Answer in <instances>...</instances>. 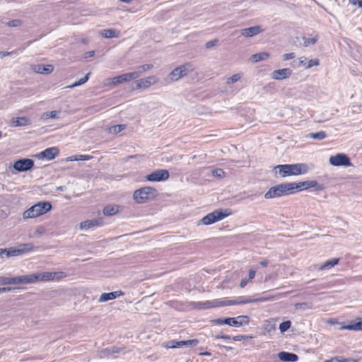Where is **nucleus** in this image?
<instances>
[{"mask_svg":"<svg viewBox=\"0 0 362 362\" xmlns=\"http://www.w3.org/2000/svg\"><path fill=\"white\" fill-rule=\"evenodd\" d=\"M273 171L275 177H286L305 174L308 172V166L305 163L278 165Z\"/></svg>","mask_w":362,"mask_h":362,"instance_id":"obj_1","label":"nucleus"},{"mask_svg":"<svg viewBox=\"0 0 362 362\" xmlns=\"http://www.w3.org/2000/svg\"><path fill=\"white\" fill-rule=\"evenodd\" d=\"M296 182L281 183L272 187L265 194L266 199H274L296 192Z\"/></svg>","mask_w":362,"mask_h":362,"instance_id":"obj_2","label":"nucleus"},{"mask_svg":"<svg viewBox=\"0 0 362 362\" xmlns=\"http://www.w3.org/2000/svg\"><path fill=\"white\" fill-rule=\"evenodd\" d=\"M51 209L52 205L50 202H40L24 211L23 217L24 219L35 218L46 214Z\"/></svg>","mask_w":362,"mask_h":362,"instance_id":"obj_3","label":"nucleus"},{"mask_svg":"<svg viewBox=\"0 0 362 362\" xmlns=\"http://www.w3.org/2000/svg\"><path fill=\"white\" fill-rule=\"evenodd\" d=\"M62 273L61 272H43L39 274H32L29 275L23 276V283L24 284H30L34 283L37 281H50L56 279H59L62 276Z\"/></svg>","mask_w":362,"mask_h":362,"instance_id":"obj_4","label":"nucleus"},{"mask_svg":"<svg viewBox=\"0 0 362 362\" xmlns=\"http://www.w3.org/2000/svg\"><path fill=\"white\" fill-rule=\"evenodd\" d=\"M157 191L151 187H144L134 192V199L138 204H143L156 197Z\"/></svg>","mask_w":362,"mask_h":362,"instance_id":"obj_5","label":"nucleus"},{"mask_svg":"<svg viewBox=\"0 0 362 362\" xmlns=\"http://www.w3.org/2000/svg\"><path fill=\"white\" fill-rule=\"evenodd\" d=\"M250 319L247 315H239L235 317L218 318L214 320L216 325H227L230 327H240L249 324Z\"/></svg>","mask_w":362,"mask_h":362,"instance_id":"obj_6","label":"nucleus"},{"mask_svg":"<svg viewBox=\"0 0 362 362\" xmlns=\"http://www.w3.org/2000/svg\"><path fill=\"white\" fill-rule=\"evenodd\" d=\"M274 299L273 296L268 297H261L259 298H252L250 297L247 296H239L234 300H227L224 299L225 306L228 305H240V304H247L254 302H264L267 300H272Z\"/></svg>","mask_w":362,"mask_h":362,"instance_id":"obj_7","label":"nucleus"},{"mask_svg":"<svg viewBox=\"0 0 362 362\" xmlns=\"http://www.w3.org/2000/svg\"><path fill=\"white\" fill-rule=\"evenodd\" d=\"M190 67L191 66L189 64H185L174 69L168 75L167 78L168 83L177 81L184 76H186Z\"/></svg>","mask_w":362,"mask_h":362,"instance_id":"obj_8","label":"nucleus"},{"mask_svg":"<svg viewBox=\"0 0 362 362\" xmlns=\"http://www.w3.org/2000/svg\"><path fill=\"white\" fill-rule=\"evenodd\" d=\"M230 215V213H223L221 210H216L204 216L201 221L204 225H211L219 221Z\"/></svg>","mask_w":362,"mask_h":362,"instance_id":"obj_9","label":"nucleus"},{"mask_svg":"<svg viewBox=\"0 0 362 362\" xmlns=\"http://www.w3.org/2000/svg\"><path fill=\"white\" fill-rule=\"evenodd\" d=\"M192 308L197 310H206L212 308L225 306L224 300L216 299L213 300H206L204 302L192 303Z\"/></svg>","mask_w":362,"mask_h":362,"instance_id":"obj_10","label":"nucleus"},{"mask_svg":"<svg viewBox=\"0 0 362 362\" xmlns=\"http://www.w3.org/2000/svg\"><path fill=\"white\" fill-rule=\"evenodd\" d=\"M170 177L169 172L166 169H158L146 176V180L149 182H163Z\"/></svg>","mask_w":362,"mask_h":362,"instance_id":"obj_11","label":"nucleus"},{"mask_svg":"<svg viewBox=\"0 0 362 362\" xmlns=\"http://www.w3.org/2000/svg\"><path fill=\"white\" fill-rule=\"evenodd\" d=\"M329 163L334 166H351L352 164L349 158L344 153H337L329 159Z\"/></svg>","mask_w":362,"mask_h":362,"instance_id":"obj_12","label":"nucleus"},{"mask_svg":"<svg viewBox=\"0 0 362 362\" xmlns=\"http://www.w3.org/2000/svg\"><path fill=\"white\" fill-rule=\"evenodd\" d=\"M198 344L199 341L197 339H189L179 341H177L175 340H170L165 343V347H166L167 349H176L182 348L183 346H195Z\"/></svg>","mask_w":362,"mask_h":362,"instance_id":"obj_13","label":"nucleus"},{"mask_svg":"<svg viewBox=\"0 0 362 362\" xmlns=\"http://www.w3.org/2000/svg\"><path fill=\"white\" fill-rule=\"evenodd\" d=\"M34 161L30 158H21L13 163V168L18 172H25L32 169Z\"/></svg>","mask_w":362,"mask_h":362,"instance_id":"obj_14","label":"nucleus"},{"mask_svg":"<svg viewBox=\"0 0 362 362\" xmlns=\"http://www.w3.org/2000/svg\"><path fill=\"white\" fill-rule=\"evenodd\" d=\"M137 78V74L129 72L110 78V80L111 81V82L110 83V84L112 86H117L118 84L131 81L132 80L136 79Z\"/></svg>","mask_w":362,"mask_h":362,"instance_id":"obj_15","label":"nucleus"},{"mask_svg":"<svg viewBox=\"0 0 362 362\" xmlns=\"http://www.w3.org/2000/svg\"><path fill=\"white\" fill-rule=\"evenodd\" d=\"M297 189L296 192L300 191L303 189L314 188L316 191H321L324 189V186L322 184H319L315 180H308L304 182H300L296 183Z\"/></svg>","mask_w":362,"mask_h":362,"instance_id":"obj_16","label":"nucleus"},{"mask_svg":"<svg viewBox=\"0 0 362 362\" xmlns=\"http://www.w3.org/2000/svg\"><path fill=\"white\" fill-rule=\"evenodd\" d=\"M158 81V78L156 76H151L137 80L135 82L136 87L134 89L147 88L151 86L156 84Z\"/></svg>","mask_w":362,"mask_h":362,"instance_id":"obj_17","label":"nucleus"},{"mask_svg":"<svg viewBox=\"0 0 362 362\" xmlns=\"http://www.w3.org/2000/svg\"><path fill=\"white\" fill-rule=\"evenodd\" d=\"M292 74V70L289 68H284L274 70L271 74V77L274 80H284L289 78Z\"/></svg>","mask_w":362,"mask_h":362,"instance_id":"obj_18","label":"nucleus"},{"mask_svg":"<svg viewBox=\"0 0 362 362\" xmlns=\"http://www.w3.org/2000/svg\"><path fill=\"white\" fill-rule=\"evenodd\" d=\"M59 149L57 147H50L46 148L45 151L40 152L37 157L39 158H45L48 160L54 159L59 154Z\"/></svg>","mask_w":362,"mask_h":362,"instance_id":"obj_19","label":"nucleus"},{"mask_svg":"<svg viewBox=\"0 0 362 362\" xmlns=\"http://www.w3.org/2000/svg\"><path fill=\"white\" fill-rule=\"evenodd\" d=\"M263 31L264 29H262L260 25H255L250 28L242 29L240 30V33L243 36L251 37L261 33Z\"/></svg>","mask_w":362,"mask_h":362,"instance_id":"obj_20","label":"nucleus"},{"mask_svg":"<svg viewBox=\"0 0 362 362\" xmlns=\"http://www.w3.org/2000/svg\"><path fill=\"white\" fill-rule=\"evenodd\" d=\"M23 281V276H18L15 277L0 276V285L24 284Z\"/></svg>","mask_w":362,"mask_h":362,"instance_id":"obj_21","label":"nucleus"},{"mask_svg":"<svg viewBox=\"0 0 362 362\" xmlns=\"http://www.w3.org/2000/svg\"><path fill=\"white\" fill-rule=\"evenodd\" d=\"M102 224L103 220L101 218L87 220L81 223L80 228L82 230H88L91 228L100 226Z\"/></svg>","mask_w":362,"mask_h":362,"instance_id":"obj_22","label":"nucleus"},{"mask_svg":"<svg viewBox=\"0 0 362 362\" xmlns=\"http://www.w3.org/2000/svg\"><path fill=\"white\" fill-rule=\"evenodd\" d=\"M279 358L285 362H296L298 359V356L290 352L281 351L278 354Z\"/></svg>","mask_w":362,"mask_h":362,"instance_id":"obj_23","label":"nucleus"},{"mask_svg":"<svg viewBox=\"0 0 362 362\" xmlns=\"http://www.w3.org/2000/svg\"><path fill=\"white\" fill-rule=\"evenodd\" d=\"M122 295H123V292L121 291H113V292H110V293H104L100 296V297L99 298V301L100 302H106V301H108L110 300L115 299Z\"/></svg>","mask_w":362,"mask_h":362,"instance_id":"obj_24","label":"nucleus"},{"mask_svg":"<svg viewBox=\"0 0 362 362\" xmlns=\"http://www.w3.org/2000/svg\"><path fill=\"white\" fill-rule=\"evenodd\" d=\"M100 34L105 38L119 37L120 32L115 29H104L100 31Z\"/></svg>","mask_w":362,"mask_h":362,"instance_id":"obj_25","label":"nucleus"},{"mask_svg":"<svg viewBox=\"0 0 362 362\" xmlns=\"http://www.w3.org/2000/svg\"><path fill=\"white\" fill-rule=\"evenodd\" d=\"M34 71L37 73L40 74H50L53 71L54 67L52 65L47 64V65H42V64H37L34 66Z\"/></svg>","mask_w":362,"mask_h":362,"instance_id":"obj_26","label":"nucleus"},{"mask_svg":"<svg viewBox=\"0 0 362 362\" xmlns=\"http://www.w3.org/2000/svg\"><path fill=\"white\" fill-rule=\"evenodd\" d=\"M339 262V258H333L326 261L322 265L320 266V270L327 269L338 264Z\"/></svg>","mask_w":362,"mask_h":362,"instance_id":"obj_27","label":"nucleus"},{"mask_svg":"<svg viewBox=\"0 0 362 362\" xmlns=\"http://www.w3.org/2000/svg\"><path fill=\"white\" fill-rule=\"evenodd\" d=\"M18 249L20 251V254H25L31 251H33L35 249V246L33 243H25L21 244L18 246Z\"/></svg>","mask_w":362,"mask_h":362,"instance_id":"obj_28","label":"nucleus"},{"mask_svg":"<svg viewBox=\"0 0 362 362\" xmlns=\"http://www.w3.org/2000/svg\"><path fill=\"white\" fill-rule=\"evenodd\" d=\"M118 211V206L108 205L106 206L103 209V214L105 216H112L116 214Z\"/></svg>","mask_w":362,"mask_h":362,"instance_id":"obj_29","label":"nucleus"},{"mask_svg":"<svg viewBox=\"0 0 362 362\" xmlns=\"http://www.w3.org/2000/svg\"><path fill=\"white\" fill-rule=\"evenodd\" d=\"M269 57V54L267 52H261L252 54L251 56V60L253 62H258L260 61L266 60Z\"/></svg>","mask_w":362,"mask_h":362,"instance_id":"obj_30","label":"nucleus"},{"mask_svg":"<svg viewBox=\"0 0 362 362\" xmlns=\"http://www.w3.org/2000/svg\"><path fill=\"white\" fill-rule=\"evenodd\" d=\"M326 136H327V134H326L325 132H324V131H320L318 132H315V133H310L308 135V138L319 140V141L324 139L325 138H326Z\"/></svg>","mask_w":362,"mask_h":362,"instance_id":"obj_31","label":"nucleus"},{"mask_svg":"<svg viewBox=\"0 0 362 362\" xmlns=\"http://www.w3.org/2000/svg\"><path fill=\"white\" fill-rule=\"evenodd\" d=\"M153 68V65L151 64H144L139 66L136 68V71H133V73H136L138 74V78L144 72L151 69Z\"/></svg>","mask_w":362,"mask_h":362,"instance_id":"obj_32","label":"nucleus"},{"mask_svg":"<svg viewBox=\"0 0 362 362\" xmlns=\"http://www.w3.org/2000/svg\"><path fill=\"white\" fill-rule=\"evenodd\" d=\"M343 329L347 330H362V320L357 322H352L350 325L344 326Z\"/></svg>","mask_w":362,"mask_h":362,"instance_id":"obj_33","label":"nucleus"},{"mask_svg":"<svg viewBox=\"0 0 362 362\" xmlns=\"http://www.w3.org/2000/svg\"><path fill=\"white\" fill-rule=\"evenodd\" d=\"M325 362H358V360L353 358L334 357L327 360Z\"/></svg>","mask_w":362,"mask_h":362,"instance_id":"obj_34","label":"nucleus"},{"mask_svg":"<svg viewBox=\"0 0 362 362\" xmlns=\"http://www.w3.org/2000/svg\"><path fill=\"white\" fill-rule=\"evenodd\" d=\"M302 40L303 41V46L304 47H308V46H309L310 45L315 44L317 42V40H318V37H317V35H315L313 37H303Z\"/></svg>","mask_w":362,"mask_h":362,"instance_id":"obj_35","label":"nucleus"},{"mask_svg":"<svg viewBox=\"0 0 362 362\" xmlns=\"http://www.w3.org/2000/svg\"><path fill=\"white\" fill-rule=\"evenodd\" d=\"M126 126L124 124H117L110 127L108 129V132L110 134H116L117 133L121 132L122 130L125 129Z\"/></svg>","mask_w":362,"mask_h":362,"instance_id":"obj_36","label":"nucleus"},{"mask_svg":"<svg viewBox=\"0 0 362 362\" xmlns=\"http://www.w3.org/2000/svg\"><path fill=\"white\" fill-rule=\"evenodd\" d=\"M21 255L18 247L7 249V257Z\"/></svg>","mask_w":362,"mask_h":362,"instance_id":"obj_37","label":"nucleus"},{"mask_svg":"<svg viewBox=\"0 0 362 362\" xmlns=\"http://www.w3.org/2000/svg\"><path fill=\"white\" fill-rule=\"evenodd\" d=\"M291 326V322L289 320L281 322L279 325V330L281 333L286 332Z\"/></svg>","mask_w":362,"mask_h":362,"instance_id":"obj_38","label":"nucleus"},{"mask_svg":"<svg viewBox=\"0 0 362 362\" xmlns=\"http://www.w3.org/2000/svg\"><path fill=\"white\" fill-rule=\"evenodd\" d=\"M123 349L117 346H111L109 348H107L105 349L106 352L108 354L114 355L115 354H119L121 351H122Z\"/></svg>","mask_w":362,"mask_h":362,"instance_id":"obj_39","label":"nucleus"},{"mask_svg":"<svg viewBox=\"0 0 362 362\" xmlns=\"http://www.w3.org/2000/svg\"><path fill=\"white\" fill-rule=\"evenodd\" d=\"M90 73L87 74L83 78H81L79 81L75 82L70 87H76L85 83L89 78Z\"/></svg>","mask_w":362,"mask_h":362,"instance_id":"obj_40","label":"nucleus"},{"mask_svg":"<svg viewBox=\"0 0 362 362\" xmlns=\"http://www.w3.org/2000/svg\"><path fill=\"white\" fill-rule=\"evenodd\" d=\"M242 77L240 74H236L228 78L227 83H233L239 81Z\"/></svg>","mask_w":362,"mask_h":362,"instance_id":"obj_41","label":"nucleus"},{"mask_svg":"<svg viewBox=\"0 0 362 362\" xmlns=\"http://www.w3.org/2000/svg\"><path fill=\"white\" fill-rule=\"evenodd\" d=\"M211 173L213 176L218 178H221L224 175V171L221 168H216L213 170L211 171Z\"/></svg>","mask_w":362,"mask_h":362,"instance_id":"obj_42","label":"nucleus"},{"mask_svg":"<svg viewBox=\"0 0 362 362\" xmlns=\"http://www.w3.org/2000/svg\"><path fill=\"white\" fill-rule=\"evenodd\" d=\"M16 126H24L28 124V119L25 117H18L15 121Z\"/></svg>","mask_w":362,"mask_h":362,"instance_id":"obj_43","label":"nucleus"},{"mask_svg":"<svg viewBox=\"0 0 362 362\" xmlns=\"http://www.w3.org/2000/svg\"><path fill=\"white\" fill-rule=\"evenodd\" d=\"M59 114V112L53 110L50 112H47L44 114L45 118H57Z\"/></svg>","mask_w":362,"mask_h":362,"instance_id":"obj_44","label":"nucleus"},{"mask_svg":"<svg viewBox=\"0 0 362 362\" xmlns=\"http://www.w3.org/2000/svg\"><path fill=\"white\" fill-rule=\"evenodd\" d=\"M8 26L9 27H18L21 25V21L18 19H15L10 21L7 23Z\"/></svg>","mask_w":362,"mask_h":362,"instance_id":"obj_45","label":"nucleus"},{"mask_svg":"<svg viewBox=\"0 0 362 362\" xmlns=\"http://www.w3.org/2000/svg\"><path fill=\"white\" fill-rule=\"evenodd\" d=\"M320 64V62L317 59H310L308 62V65L306 66V69H310L313 66H318Z\"/></svg>","mask_w":362,"mask_h":362,"instance_id":"obj_46","label":"nucleus"},{"mask_svg":"<svg viewBox=\"0 0 362 362\" xmlns=\"http://www.w3.org/2000/svg\"><path fill=\"white\" fill-rule=\"evenodd\" d=\"M295 57H296V54L294 52L286 53L283 55V59L284 61H287V60L293 59Z\"/></svg>","mask_w":362,"mask_h":362,"instance_id":"obj_47","label":"nucleus"},{"mask_svg":"<svg viewBox=\"0 0 362 362\" xmlns=\"http://www.w3.org/2000/svg\"><path fill=\"white\" fill-rule=\"evenodd\" d=\"M218 42L217 40H213L207 42L205 45L206 48L209 49L214 46H215Z\"/></svg>","mask_w":362,"mask_h":362,"instance_id":"obj_48","label":"nucleus"},{"mask_svg":"<svg viewBox=\"0 0 362 362\" xmlns=\"http://www.w3.org/2000/svg\"><path fill=\"white\" fill-rule=\"evenodd\" d=\"M17 52H18L17 50L12 51V52H0V57L1 58H3V57H5L8 55H12L13 54H16Z\"/></svg>","mask_w":362,"mask_h":362,"instance_id":"obj_49","label":"nucleus"},{"mask_svg":"<svg viewBox=\"0 0 362 362\" xmlns=\"http://www.w3.org/2000/svg\"><path fill=\"white\" fill-rule=\"evenodd\" d=\"M349 2L354 5L357 6L358 8H362V0H349Z\"/></svg>","mask_w":362,"mask_h":362,"instance_id":"obj_50","label":"nucleus"},{"mask_svg":"<svg viewBox=\"0 0 362 362\" xmlns=\"http://www.w3.org/2000/svg\"><path fill=\"white\" fill-rule=\"evenodd\" d=\"M74 160H88V156H84V155H78V156H76Z\"/></svg>","mask_w":362,"mask_h":362,"instance_id":"obj_51","label":"nucleus"},{"mask_svg":"<svg viewBox=\"0 0 362 362\" xmlns=\"http://www.w3.org/2000/svg\"><path fill=\"white\" fill-rule=\"evenodd\" d=\"M247 337H248L247 336H245V335H237V336L231 337V339L233 341H241L242 339H245V338H247Z\"/></svg>","mask_w":362,"mask_h":362,"instance_id":"obj_52","label":"nucleus"},{"mask_svg":"<svg viewBox=\"0 0 362 362\" xmlns=\"http://www.w3.org/2000/svg\"><path fill=\"white\" fill-rule=\"evenodd\" d=\"M215 338L216 339H228V340H229V339H231V337L229 336V335H220V334H218V335H216Z\"/></svg>","mask_w":362,"mask_h":362,"instance_id":"obj_53","label":"nucleus"},{"mask_svg":"<svg viewBox=\"0 0 362 362\" xmlns=\"http://www.w3.org/2000/svg\"><path fill=\"white\" fill-rule=\"evenodd\" d=\"M255 274H256V271L255 270L250 269L249 274H248L249 279H254V277L255 276Z\"/></svg>","mask_w":362,"mask_h":362,"instance_id":"obj_54","label":"nucleus"},{"mask_svg":"<svg viewBox=\"0 0 362 362\" xmlns=\"http://www.w3.org/2000/svg\"><path fill=\"white\" fill-rule=\"evenodd\" d=\"M95 54V52L94 51H89V52H87L85 53V58H90V57H93Z\"/></svg>","mask_w":362,"mask_h":362,"instance_id":"obj_55","label":"nucleus"},{"mask_svg":"<svg viewBox=\"0 0 362 362\" xmlns=\"http://www.w3.org/2000/svg\"><path fill=\"white\" fill-rule=\"evenodd\" d=\"M248 283V280L247 279H243L240 281V286L241 288H244L247 284Z\"/></svg>","mask_w":362,"mask_h":362,"instance_id":"obj_56","label":"nucleus"},{"mask_svg":"<svg viewBox=\"0 0 362 362\" xmlns=\"http://www.w3.org/2000/svg\"><path fill=\"white\" fill-rule=\"evenodd\" d=\"M307 60L306 57H301L299 58V62H298V66H300L302 64H304L305 61Z\"/></svg>","mask_w":362,"mask_h":362,"instance_id":"obj_57","label":"nucleus"},{"mask_svg":"<svg viewBox=\"0 0 362 362\" xmlns=\"http://www.w3.org/2000/svg\"><path fill=\"white\" fill-rule=\"evenodd\" d=\"M11 290V288H10V287L0 288V293H6V292L10 291Z\"/></svg>","mask_w":362,"mask_h":362,"instance_id":"obj_58","label":"nucleus"},{"mask_svg":"<svg viewBox=\"0 0 362 362\" xmlns=\"http://www.w3.org/2000/svg\"><path fill=\"white\" fill-rule=\"evenodd\" d=\"M45 232V229L42 226H39L37 230H36V233L39 235H41L43 233Z\"/></svg>","mask_w":362,"mask_h":362,"instance_id":"obj_59","label":"nucleus"},{"mask_svg":"<svg viewBox=\"0 0 362 362\" xmlns=\"http://www.w3.org/2000/svg\"><path fill=\"white\" fill-rule=\"evenodd\" d=\"M259 263L262 267H266L268 264V261L266 259H264L261 260Z\"/></svg>","mask_w":362,"mask_h":362,"instance_id":"obj_60","label":"nucleus"},{"mask_svg":"<svg viewBox=\"0 0 362 362\" xmlns=\"http://www.w3.org/2000/svg\"><path fill=\"white\" fill-rule=\"evenodd\" d=\"M3 255L7 256V249H0V257H3Z\"/></svg>","mask_w":362,"mask_h":362,"instance_id":"obj_61","label":"nucleus"},{"mask_svg":"<svg viewBox=\"0 0 362 362\" xmlns=\"http://www.w3.org/2000/svg\"><path fill=\"white\" fill-rule=\"evenodd\" d=\"M200 356H210L211 354L210 352L206 351V352H202L199 354Z\"/></svg>","mask_w":362,"mask_h":362,"instance_id":"obj_62","label":"nucleus"},{"mask_svg":"<svg viewBox=\"0 0 362 362\" xmlns=\"http://www.w3.org/2000/svg\"><path fill=\"white\" fill-rule=\"evenodd\" d=\"M121 2H123V3H127V4H129L130 2H132L133 0H119Z\"/></svg>","mask_w":362,"mask_h":362,"instance_id":"obj_63","label":"nucleus"},{"mask_svg":"<svg viewBox=\"0 0 362 362\" xmlns=\"http://www.w3.org/2000/svg\"><path fill=\"white\" fill-rule=\"evenodd\" d=\"M302 305H303V304L297 303V304L296 305V308H298L300 307Z\"/></svg>","mask_w":362,"mask_h":362,"instance_id":"obj_64","label":"nucleus"}]
</instances>
